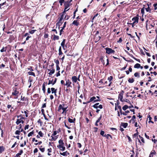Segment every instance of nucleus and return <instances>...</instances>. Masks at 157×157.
<instances>
[{
    "mask_svg": "<svg viewBox=\"0 0 157 157\" xmlns=\"http://www.w3.org/2000/svg\"><path fill=\"white\" fill-rule=\"evenodd\" d=\"M65 104H63V105L60 104L58 108V111L59 112H60V110L62 109L63 110V112L62 113V114L65 113V115H66L68 111V109H67L68 106L64 107Z\"/></svg>",
    "mask_w": 157,
    "mask_h": 157,
    "instance_id": "f257e3e1",
    "label": "nucleus"
},
{
    "mask_svg": "<svg viewBox=\"0 0 157 157\" xmlns=\"http://www.w3.org/2000/svg\"><path fill=\"white\" fill-rule=\"evenodd\" d=\"M136 144L143 145V144L145 143L144 140L143 138H136Z\"/></svg>",
    "mask_w": 157,
    "mask_h": 157,
    "instance_id": "f03ea898",
    "label": "nucleus"
},
{
    "mask_svg": "<svg viewBox=\"0 0 157 157\" xmlns=\"http://www.w3.org/2000/svg\"><path fill=\"white\" fill-rule=\"evenodd\" d=\"M46 131V129L42 128L41 130L40 131V136H47Z\"/></svg>",
    "mask_w": 157,
    "mask_h": 157,
    "instance_id": "7ed1b4c3",
    "label": "nucleus"
},
{
    "mask_svg": "<svg viewBox=\"0 0 157 157\" xmlns=\"http://www.w3.org/2000/svg\"><path fill=\"white\" fill-rule=\"evenodd\" d=\"M106 50V53L108 54H114L115 52V51L113 50L112 48L107 47L105 48Z\"/></svg>",
    "mask_w": 157,
    "mask_h": 157,
    "instance_id": "20e7f679",
    "label": "nucleus"
},
{
    "mask_svg": "<svg viewBox=\"0 0 157 157\" xmlns=\"http://www.w3.org/2000/svg\"><path fill=\"white\" fill-rule=\"evenodd\" d=\"M124 93V91L123 90H121L118 95L119 99H120V101L121 102L125 101L123 99V95Z\"/></svg>",
    "mask_w": 157,
    "mask_h": 157,
    "instance_id": "39448f33",
    "label": "nucleus"
},
{
    "mask_svg": "<svg viewBox=\"0 0 157 157\" xmlns=\"http://www.w3.org/2000/svg\"><path fill=\"white\" fill-rule=\"evenodd\" d=\"M132 21H133L134 23L138 22L139 20V15H137L136 16L134 17L132 19Z\"/></svg>",
    "mask_w": 157,
    "mask_h": 157,
    "instance_id": "423d86ee",
    "label": "nucleus"
},
{
    "mask_svg": "<svg viewBox=\"0 0 157 157\" xmlns=\"http://www.w3.org/2000/svg\"><path fill=\"white\" fill-rule=\"evenodd\" d=\"M71 82L70 81V80L69 79H68L67 80H66V83L65 84V85L66 86L67 88L69 87H71Z\"/></svg>",
    "mask_w": 157,
    "mask_h": 157,
    "instance_id": "0eeeda50",
    "label": "nucleus"
},
{
    "mask_svg": "<svg viewBox=\"0 0 157 157\" xmlns=\"http://www.w3.org/2000/svg\"><path fill=\"white\" fill-rule=\"evenodd\" d=\"M79 25V21L78 20L74 21L72 23V25H74L76 26H78Z\"/></svg>",
    "mask_w": 157,
    "mask_h": 157,
    "instance_id": "6e6552de",
    "label": "nucleus"
},
{
    "mask_svg": "<svg viewBox=\"0 0 157 157\" xmlns=\"http://www.w3.org/2000/svg\"><path fill=\"white\" fill-rule=\"evenodd\" d=\"M48 71H50V72L48 73L49 76L50 77V75H52V74H54L55 71V70L54 68H52V69H48Z\"/></svg>",
    "mask_w": 157,
    "mask_h": 157,
    "instance_id": "1a4fd4ad",
    "label": "nucleus"
},
{
    "mask_svg": "<svg viewBox=\"0 0 157 157\" xmlns=\"http://www.w3.org/2000/svg\"><path fill=\"white\" fill-rule=\"evenodd\" d=\"M105 132L102 130H101L100 132V134L101 136H103L106 137H108V136H109L110 137H111V136L110 135L107 134V135L106 134H105Z\"/></svg>",
    "mask_w": 157,
    "mask_h": 157,
    "instance_id": "9d476101",
    "label": "nucleus"
},
{
    "mask_svg": "<svg viewBox=\"0 0 157 157\" xmlns=\"http://www.w3.org/2000/svg\"><path fill=\"white\" fill-rule=\"evenodd\" d=\"M64 7L65 9L68 8L70 6V2L68 1H66L64 2Z\"/></svg>",
    "mask_w": 157,
    "mask_h": 157,
    "instance_id": "9b49d317",
    "label": "nucleus"
},
{
    "mask_svg": "<svg viewBox=\"0 0 157 157\" xmlns=\"http://www.w3.org/2000/svg\"><path fill=\"white\" fill-rule=\"evenodd\" d=\"M63 22V21H62V20L60 21V20L59 19L58 22L56 23V27L58 26V29H59L60 26L62 25Z\"/></svg>",
    "mask_w": 157,
    "mask_h": 157,
    "instance_id": "f8f14e48",
    "label": "nucleus"
},
{
    "mask_svg": "<svg viewBox=\"0 0 157 157\" xmlns=\"http://www.w3.org/2000/svg\"><path fill=\"white\" fill-rule=\"evenodd\" d=\"M96 100V98L94 96H93V97L90 98L89 101H88V102H90L93 101H94V102H97V101H95V100Z\"/></svg>",
    "mask_w": 157,
    "mask_h": 157,
    "instance_id": "ddd939ff",
    "label": "nucleus"
},
{
    "mask_svg": "<svg viewBox=\"0 0 157 157\" xmlns=\"http://www.w3.org/2000/svg\"><path fill=\"white\" fill-rule=\"evenodd\" d=\"M57 147L59 148V149L62 151H64L65 149V147L63 146V145H58L57 146Z\"/></svg>",
    "mask_w": 157,
    "mask_h": 157,
    "instance_id": "4468645a",
    "label": "nucleus"
},
{
    "mask_svg": "<svg viewBox=\"0 0 157 157\" xmlns=\"http://www.w3.org/2000/svg\"><path fill=\"white\" fill-rule=\"evenodd\" d=\"M72 80L74 83H76L77 81V77L75 76H73L72 77Z\"/></svg>",
    "mask_w": 157,
    "mask_h": 157,
    "instance_id": "2eb2a0df",
    "label": "nucleus"
},
{
    "mask_svg": "<svg viewBox=\"0 0 157 157\" xmlns=\"http://www.w3.org/2000/svg\"><path fill=\"white\" fill-rule=\"evenodd\" d=\"M19 93V91L17 90V88H15L14 92L12 93V95L14 96H17Z\"/></svg>",
    "mask_w": 157,
    "mask_h": 157,
    "instance_id": "dca6fc26",
    "label": "nucleus"
},
{
    "mask_svg": "<svg viewBox=\"0 0 157 157\" xmlns=\"http://www.w3.org/2000/svg\"><path fill=\"white\" fill-rule=\"evenodd\" d=\"M66 41V39H63L62 42H61V46L63 48V49L65 50V44Z\"/></svg>",
    "mask_w": 157,
    "mask_h": 157,
    "instance_id": "f3484780",
    "label": "nucleus"
},
{
    "mask_svg": "<svg viewBox=\"0 0 157 157\" xmlns=\"http://www.w3.org/2000/svg\"><path fill=\"white\" fill-rule=\"evenodd\" d=\"M60 154L62 155L65 156H67L69 154V152H67V151L63 152V153L60 152Z\"/></svg>",
    "mask_w": 157,
    "mask_h": 157,
    "instance_id": "a211bd4d",
    "label": "nucleus"
},
{
    "mask_svg": "<svg viewBox=\"0 0 157 157\" xmlns=\"http://www.w3.org/2000/svg\"><path fill=\"white\" fill-rule=\"evenodd\" d=\"M33 81V80L32 77L30 76L28 80V82H30V85L29 86V88H30L31 86V82Z\"/></svg>",
    "mask_w": 157,
    "mask_h": 157,
    "instance_id": "6ab92c4d",
    "label": "nucleus"
},
{
    "mask_svg": "<svg viewBox=\"0 0 157 157\" xmlns=\"http://www.w3.org/2000/svg\"><path fill=\"white\" fill-rule=\"evenodd\" d=\"M23 152V150H20L19 152L16 155L15 157H20V156L22 154Z\"/></svg>",
    "mask_w": 157,
    "mask_h": 157,
    "instance_id": "aec40b11",
    "label": "nucleus"
},
{
    "mask_svg": "<svg viewBox=\"0 0 157 157\" xmlns=\"http://www.w3.org/2000/svg\"><path fill=\"white\" fill-rule=\"evenodd\" d=\"M128 125V124L127 123H121V125L124 128L127 127Z\"/></svg>",
    "mask_w": 157,
    "mask_h": 157,
    "instance_id": "412c9836",
    "label": "nucleus"
},
{
    "mask_svg": "<svg viewBox=\"0 0 157 157\" xmlns=\"http://www.w3.org/2000/svg\"><path fill=\"white\" fill-rule=\"evenodd\" d=\"M134 76L137 78H139L140 77V73L138 72H135L134 74Z\"/></svg>",
    "mask_w": 157,
    "mask_h": 157,
    "instance_id": "4be33fe9",
    "label": "nucleus"
},
{
    "mask_svg": "<svg viewBox=\"0 0 157 157\" xmlns=\"http://www.w3.org/2000/svg\"><path fill=\"white\" fill-rule=\"evenodd\" d=\"M59 39V37L58 36L56 35L55 34H54V37L53 38V40H58Z\"/></svg>",
    "mask_w": 157,
    "mask_h": 157,
    "instance_id": "5701e85b",
    "label": "nucleus"
},
{
    "mask_svg": "<svg viewBox=\"0 0 157 157\" xmlns=\"http://www.w3.org/2000/svg\"><path fill=\"white\" fill-rule=\"evenodd\" d=\"M52 94L57 93V89H55L54 88H52L51 89Z\"/></svg>",
    "mask_w": 157,
    "mask_h": 157,
    "instance_id": "b1692460",
    "label": "nucleus"
},
{
    "mask_svg": "<svg viewBox=\"0 0 157 157\" xmlns=\"http://www.w3.org/2000/svg\"><path fill=\"white\" fill-rule=\"evenodd\" d=\"M7 47H3L0 50V52H6V49H7Z\"/></svg>",
    "mask_w": 157,
    "mask_h": 157,
    "instance_id": "393cba45",
    "label": "nucleus"
},
{
    "mask_svg": "<svg viewBox=\"0 0 157 157\" xmlns=\"http://www.w3.org/2000/svg\"><path fill=\"white\" fill-rule=\"evenodd\" d=\"M128 108V106L126 105H124L122 107V109L124 111H125Z\"/></svg>",
    "mask_w": 157,
    "mask_h": 157,
    "instance_id": "a878e982",
    "label": "nucleus"
},
{
    "mask_svg": "<svg viewBox=\"0 0 157 157\" xmlns=\"http://www.w3.org/2000/svg\"><path fill=\"white\" fill-rule=\"evenodd\" d=\"M140 64L137 63L134 65V67L135 68H140Z\"/></svg>",
    "mask_w": 157,
    "mask_h": 157,
    "instance_id": "bb28decb",
    "label": "nucleus"
},
{
    "mask_svg": "<svg viewBox=\"0 0 157 157\" xmlns=\"http://www.w3.org/2000/svg\"><path fill=\"white\" fill-rule=\"evenodd\" d=\"M59 56L62 55L63 54V53L62 51V49H61V46H60L59 47Z\"/></svg>",
    "mask_w": 157,
    "mask_h": 157,
    "instance_id": "cd10ccee",
    "label": "nucleus"
},
{
    "mask_svg": "<svg viewBox=\"0 0 157 157\" xmlns=\"http://www.w3.org/2000/svg\"><path fill=\"white\" fill-rule=\"evenodd\" d=\"M130 113V111L129 110H126L124 112H123L122 115H124L126 116L127 115V113Z\"/></svg>",
    "mask_w": 157,
    "mask_h": 157,
    "instance_id": "c85d7f7f",
    "label": "nucleus"
},
{
    "mask_svg": "<svg viewBox=\"0 0 157 157\" xmlns=\"http://www.w3.org/2000/svg\"><path fill=\"white\" fill-rule=\"evenodd\" d=\"M117 108L119 110V111L120 112L121 114L122 115V114L123 112L122 111L121 106H118V107Z\"/></svg>",
    "mask_w": 157,
    "mask_h": 157,
    "instance_id": "c756f323",
    "label": "nucleus"
},
{
    "mask_svg": "<svg viewBox=\"0 0 157 157\" xmlns=\"http://www.w3.org/2000/svg\"><path fill=\"white\" fill-rule=\"evenodd\" d=\"M128 81L130 83H132L134 82V79L133 78H129L128 80Z\"/></svg>",
    "mask_w": 157,
    "mask_h": 157,
    "instance_id": "7c9ffc66",
    "label": "nucleus"
},
{
    "mask_svg": "<svg viewBox=\"0 0 157 157\" xmlns=\"http://www.w3.org/2000/svg\"><path fill=\"white\" fill-rule=\"evenodd\" d=\"M28 74L29 75L33 76L34 77L35 76L34 73L32 71H29L28 72Z\"/></svg>",
    "mask_w": 157,
    "mask_h": 157,
    "instance_id": "2f4dec72",
    "label": "nucleus"
},
{
    "mask_svg": "<svg viewBox=\"0 0 157 157\" xmlns=\"http://www.w3.org/2000/svg\"><path fill=\"white\" fill-rule=\"evenodd\" d=\"M148 118H149V121H148V122L149 123L151 122V123H152V124H153L154 123V122L151 121V120L152 119V118L150 116V115H148Z\"/></svg>",
    "mask_w": 157,
    "mask_h": 157,
    "instance_id": "473e14b6",
    "label": "nucleus"
},
{
    "mask_svg": "<svg viewBox=\"0 0 157 157\" xmlns=\"http://www.w3.org/2000/svg\"><path fill=\"white\" fill-rule=\"evenodd\" d=\"M148 7L147 8H145V9L146 10L147 12H151V10L150 9V8L149 7V6L148 4Z\"/></svg>",
    "mask_w": 157,
    "mask_h": 157,
    "instance_id": "72a5a7b5",
    "label": "nucleus"
},
{
    "mask_svg": "<svg viewBox=\"0 0 157 157\" xmlns=\"http://www.w3.org/2000/svg\"><path fill=\"white\" fill-rule=\"evenodd\" d=\"M136 118V116L135 115H133L132 118V119L130 120V121H133V122L132 123H134L135 122V121H136V120L135 119Z\"/></svg>",
    "mask_w": 157,
    "mask_h": 157,
    "instance_id": "f704fd0d",
    "label": "nucleus"
},
{
    "mask_svg": "<svg viewBox=\"0 0 157 157\" xmlns=\"http://www.w3.org/2000/svg\"><path fill=\"white\" fill-rule=\"evenodd\" d=\"M54 61L56 63V66L59 65V63L58 59H54Z\"/></svg>",
    "mask_w": 157,
    "mask_h": 157,
    "instance_id": "c9c22d12",
    "label": "nucleus"
},
{
    "mask_svg": "<svg viewBox=\"0 0 157 157\" xmlns=\"http://www.w3.org/2000/svg\"><path fill=\"white\" fill-rule=\"evenodd\" d=\"M59 2L60 3V5L61 6H62L63 3H64L65 1L64 0H58Z\"/></svg>",
    "mask_w": 157,
    "mask_h": 157,
    "instance_id": "e433bc0d",
    "label": "nucleus"
},
{
    "mask_svg": "<svg viewBox=\"0 0 157 157\" xmlns=\"http://www.w3.org/2000/svg\"><path fill=\"white\" fill-rule=\"evenodd\" d=\"M105 80L104 78L101 79L99 81V82L101 83V84L103 85L104 84L103 82L105 81Z\"/></svg>",
    "mask_w": 157,
    "mask_h": 157,
    "instance_id": "4c0bfd02",
    "label": "nucleus"
},
{
    "mask_svg": "<svg viewBox=\"0 0 157 157\" xmlns=\"http://www.w3.org/2000/svg\"><path fill=\"white\" fill-rule=\"evenodd\" d=\"M4 151V148L3 146L0 147V153H1Z\"/></svg>",
    "mask_w": 157,
    "mask_h": 157,
    "instance_id": "58836bf2",
    "label": "nucleus"
},
{
    "mask_svg": "<svg viewBox=\"0 0 157 157\" xmlns=\"http://www.w3.org/2000/svg\"><path fill=\"white\" fill-rule=\"evenodd\" d=\"M59 145H64V143L63 142V140H59Z\"/></svg>",
    "mask_w": 157,
    "mask_h": 157,
    "instance_id": "ea45409f",
    "label": "nucleus"
},
{
    "mask_svg": "<svg viewBox=\"0 0 157 157\" xmlns=\"http://www.w3.org/2000/svg\"><path fill=\"white\" fill-rule=\"evenodd\" d=\"M138 128H137L136 129V131H137V132H136V133H135V134H134V135H133V137H138V131H137V129Z\"/></svg>",
    "mask_w": 157,
    "mask_h": 157,
    "instance_id": "a19ab883",
    "label": "nucleus"
},
{
    "mask_svg": "<svg viewBox=\"0 0 157 157\" xmlns=\"http://www.w3.org/2000/svg\"><path fill=\"white\" fill-rule=\"evenodd\" d=\"M113 79V76H110L109 77H108V80H109V82H111L112 81Z\"/></svg>",
    "mask_w": 157,
    "mask_h": 157,
    "instance_id": "79ce46f5",
    "label": "nucleus"
},
{
    "mask_svg": "<svg viewBox=\"0 0 157 157\" xmlns=\"http://www.w3.org/2000/svg\"><path fill=\"white\" fill-rule=\"evenodd\" d=\"M53 81H53V78H52V80H49L48 83V85H50V84H52V85H53Z\"/></svg>",
    "mask_w": 157,
    "mask_h": 157,
    "instance_id": "37998d69",
    "label": "nucleus"
},
{
    "mask_svg": "<svg viewBox=\"0 0 157 157\" xmlns=\"http://www.w3.org/2000/svg\"><path fill=\"white\" fill-rule=\"evenodd\" d=\"M20 123H21V119H17L16 122V124H17L18 125Z\"/></svg>",
    "mask_w": 157,
    "mask_h": 157,
    "instance_id": "c03bdc74",
    "label": "nucleus"
},
{
    "mask_svg": "<svg viewBox=\"0 0 157 157\" xmlns=\"http://www.w3.org/2000/svg\"><path fill=\"white\" fill-rule=\"evenodd\" d=\"M144 10L145 8L144 7L141 9V13L142 14V16L144 14Z\"/></svg>",
    "mask_w": 157,
    "mask_h": 157,
    "instance_id": "a18cd8bd",
    "label": "nucleus"
},
{
    "mask_svg": "<svg viewBox=\"0 0 157 157\" xmlns=\"http://www.w3.org/2000/svg\"><path fill=\"white\" fill-rule=\"evenodd\" d=\"M48 155H51V154H50L49 153L52 152V148H48Z\"/></svg>",
    "mask_w": 157,
    "mask_h": 157,
    "instance_id": "49530a36",
    "label": "nucleus"
},
{
    "mask_svg": "<svg viewBox=\"0 0 157 157\" xmlns=\"http://www.w3.org/2000/svg\"><path fill=\"white\" fill-rule=\"evenodd\" d=\"M42 90H43L44 93L46 90V89L44 83L43 84L42 86Z\"/></svg>",
    "mask_w": 157,
    "mask_h": 157,
    "instance_id": "de8ad7c7",
    "label": "nucleus"
},
{
    "mask_svg": "<svg viewBox=\"0 0 157 157\" xmlns=\"http://www.w3.org/2000/svg\"><path fill=\"white\" fill-rule=\"evenodd\" d=\"M33 134H34V132H33V131H32V132H30V133H29L28 134V137H29L30 136H32V135H33Z\"/></svg>",
    "mask_w": 157,
    "mask_h": 157,
    "instance_id": "09e8293b",
    "label": "nucleus"
},
{
    "mask_svg": "<svg viewBox=\"0 0 157 157\" xmlns=\"http://www.w3.org/2000/svg\"><path fill=\"white\" fill-rule=\"evenodd\" d=\"M36 31V30H31L29 31V33L30 34H33Z\"/></svg>",
    "mask_w": 157,
    "mask_h": 157,
    "instance_id": "8fccbe9b",
    "label": "nucleus"
},
{
    "mask_svg": "<svg viewBox=\"0 0 157 157\" xmlns=\"http://www.w3.org/2000/svg\"><path fill=\"white\" fill-rule=\"evenodd\" d=\"M64 125L68 129H70V127H69L67 125L66 122V120H65L64 121Z\"/></svg>",
    "mask_w": 157,
    "mask_h": 157,
    "instance_id": "3c124183",
    "label": "nucleus"
},
{
    "mask_svg": "<svg viewBox=\"0 0 157 157\" xmlns=\"http://www.w3.org/2000/svg\"><path fill=\"white\" fill-rule=\"evenodd\" d=\"M71 65L70 64L69 65H68L66 67V71H67V69H68V68H68V70H70V69H71Z\"/></svg>",
    "mask_w": 157,
    "mask_h": 157,
    "instance_id": "603ef678",
    "label": "nucleus"
},
{
    "mask_svg": "<svg viewBox=\"0 0 157 157\" xmlns=\"http://www.w3.org/2000/svg\"><path fill=\"white\" fill-rule=\"evenodd\" d=\"M7 107L8 109H9L10 108H11V109H13V107L12 106V105L9 104L7 105Z\"/></svg>",
    "mask_w": 157,
    "mask_h": 157,
    "instance_id": "864d4df0",
    "label": "nucleus"
},
{
    "mask_svg": "<svg viewBox=\"0 0 157 157\" xmlns=\"http://www.w3.org/2000/svg\"><path fill=\"white\" fill-rule=\"evenodd\" d=\"M5 67V65L3 63L0 65V68L2 69V68H4Z\"/></svg>",
    "mask_w": 157,
    "mask_h": 157,
    "instance_id": "5fc2aeb1",
    "label": "nucleus"
},
{
    "mask_svg": "<svg viewBox=\"0 0 157 157\" xmlns=\"http://www.w3.org/2000/svg\"><path fill=\"white\" fill-rule=\"evenodd\" d=\"M34 43H35V45L37 47H38V45H37V41L36 40L34 39Z\"/></svg>",
    "mask_w": 157,
    "mask_h": 157,
    "instance_id": "6e6d98bb",
    "label": "nucleus"
},
{
    "mask_svg": "<svg viewBox=\"0 0 157 157\" xmlns=\"http://www.w3.org/2000/svg\"><path fill=\"white\" fill-rule=\"evenodd\" d=\"M27 112H29V111H28V110H26V111H24V113L25 114V117H27L28 116V113Z\"/></svg>",
    "mask_w": 157,
    "mask_h": 157,
    "instance_id": "4d7b16f0",
    "label": "nucleus"
},
{
    "mask_svg": "<svg viewBox=\"0 0 157 157\" xmlns=\"http://www.w3.org/2000/svg\"><path fill=\"white\" fill-rule=\"evenodd\" d=\"M67 23V21H65L64 22L63 27H62V28L63 29H64V28H65Z\"/></svg>",
    "mask_w": 157,
    "mask_h": 157,
    "instance_id": "13d9d810",
    "label": "nucleus"
},
{
    "mask_svg": "<svg viewBox=\"0 0 157 157\" xmlns=\"http://www.w3.org/2000/svg\"><path fill=\"white\" fill-rule=\"evenodd\" d=\"M68 121L69 123H73V119H71L70 118H68Z\"/></svg>",
    "mask_w": 157,
    "mask_h": 157,
    "instance_id": "bf43d9fd",
    "label": "nucleus"
},
{
    "mask_svg": "<svg viewBox=\"0 0 157 157\" xmlns=\"http://www.w3.org/2000/svg\"><path fill=\"white\" fill-rule=\"evenodd\" d=\"M155 153V151H154L153 152L151 151V154H150L149 155V157H151V155H152V156H153L152 155H154Z\"/></svg>",
    "mask_w": 157,
    "mask_h": 157,
    "instance_id": "052dcab7",
    "label": "nucleus"
},
{
    "mask_svg": "<svg viewBox=\"0 0 157 157\" xmlns=\"http://www.w3.org/2000/svg\"><path fill=\"white\" fill-rule=\"evenodd\" d=\"M153 6H154V10H156L157 9V7H156L157 6V3H156L154 4L153 5Z\"/></svg>",
    "mask_w": 157,
    "mask_h": 157,
    "instance_id": "680f3d73",
    "label": "nucleus"
},
{
    "mask_svg": "<svg viewBox=\"0 0 157 157\" xmlns=\"http://www.w3.org/2000/svg\"><path fill=\"white\" fill-rule=\"evenodd\" d=\"M70 17V16L68 15H66L64 17V19H66V20H67L69 19Z\"/></svg>",
    "mask_w": 157,
    "mask_h": 157,
    "instance_id": "e2e57ef3",
    "label": "nucleus"
},
{
    "mask_svg": "<svg viewBox=\"0 0 157 157\" xmlns=\"http://www.w3.org/2000/svg\"><path fill=\"white\" fill-rule=\"evenodd\" d=\"M60 75V71H59L58 73L55 75L56 76V77L59 76Z\"/></svg>",
    "mask_w": 157,
    "mask_h": 157,
    "instance_id": "0e129e2a",
    "label": "nucleus"
},
{
    "mask_svg": "<svg viewBox=\"0 0 157 157\" xmlns=\"http://www.w3.org/2000/svg\"><path fill=\"white\" fill-rule=\"evenodd\" d=\"M122 40L121 37L120 38L119 40L117 41V43H121L122 42Z\"/></svg>",
    "mask_w": 157,
    "mask_h": 157,
    "instance_id": "69168bd1",
    "label": "nucleus"
},
{
    "mask_svg": "<svg viewBox=\"0 0 157 157\" xmlns=\"http://www.w3.org/2000/svg\"><path fill=\"white\" fill-rule=\"evenodd\" d=\"M102 118V115H101L100 117L96 121L97 122H99L101 120V119Z\"/></svg>",
    "mask_w": 157,
    "mask_h": 157,
    "instance_id": "338daca9",
    "label": "nucleus"
},
{
    "mask_svg": "<svg viewBox=\"0 0 157 157\" xmlns=\"http://www.w3.org/2000/svg\"><path fill=\"white\" fill-rule=\"evenodd\" d=\"M20 133V131L19 130H17L15 132V134L17 135H19Z\"/></svg>",
    "mask_w": 157,
    "mask_h": 157,
    "instance_id": "774afa93",
    "label": "nucleus"
}]
</instances>
